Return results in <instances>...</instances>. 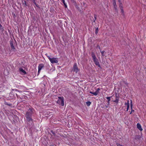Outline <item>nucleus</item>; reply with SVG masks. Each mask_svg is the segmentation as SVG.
Here are the masks:
<instances>
[{
  "label": "nucleus",
  "mask_w": 146,
  "mask_h": 146,
  "mask_svg": "<svg viewBox=\"0 0 146 146\" xmlns=\"http://www.w3.org/2000/svg\"><path fill=\"white\" fill-rule=\"evenodd\" d=\"M132 107H133V104H132V101H131V102H130V107H131V112L130 113V114H131V112H133L134 111V110H132Z\"/></svg>",
  "instance_id": "nucleus-14"
},
{
  "label": "nucleus",
  "mask_w": 146,
  "mask_h": 146,
  "mask_svg": "<svg viewBox=\"0 0 146 146\" xmlns=\"http://www.w3.org/2000/svg\"><path fill=\"white\" fill-rule=\"evenodd\" d=\"M0 99H1V97Z\"/></svg>",
  "instance_id": "nucleus-33"
},
{
  "label": "nucleus",
  "mask_w": 146,
  "mask_h": 146,
  "mask_svg": "<svg viewBox=\"0 0 146 146\" xmlns=\"http://www.w3.org/2000/svg\"><path fill=\"white\" fill-rule=\"evenodd\" d=\"M125 104L127 106V111H128L129 108V103L128 101H127V103H125Z\"/></svg>",
  "instance_id": "nucleus-11"
},
{
  "label": "nucleus",
  "mask_w": 146,
  "mask_h": 146,
  "mask_svg": "<svg viewBox=\"0 0 146 146\" xmlns=\"http://www.w3.org/2000/svg\"><path fill=\"white\" fill-rule=\"evenodd\" d=\"M12 90L13 91H17V90L16 89H13Z\"/></svg>",
  "instance_id": "nucleus-27"
},
{
  "label": "nucleus",
  "mask_w": 146,
  "mask_h": 146,
  "mask_svg": "<svg viewBox=\"0 0 146 146\" xmlns=\"http://www.w3.org/2000/svg\"><path fill=\"white\" fill-rule=\"evenodd\" d=\"M91 56L93 58V60L96 58V56L94 52H92L91 54Z\"/></svg>",
  "instance_id": "nucleus-12"
},
{
  "label": "nucleus",
  "mask_w": 146,
  "mask_h": 146,
  "mask_svg": "<svg viewBox=\"0 0 146 146\" xmlns=\"http://www.w3.org/2000/svg\"><path fill=\"white\" fill-rule=\"evenodd\" d=\"M5 104H6V103H5ZM7 105L9 106H11V104H7Z\"/></svg>",
  "instance_id": "nucleus-28"
},
{
  "label": "nucleus",
  "mask_w": 146,
  "mask_h": 146,
  "mask_svg": "<svg viewBox=\"0 0 146 146\" xmlns=\"http://www.w3.org/2000/svg\"><path fill=\"white\" fill-rule=\"evenodd\" d=\"M96 48H98L100 50V46L98 45L96 47Z\"/></svg>",
  "instance_id": "nucleus-25"
},
{
  "label": "nucleus",
  "mask_w": 146,
  "mask_h": 146,
  "mask_svg": "<svg viewBox=\"0 0 146 146\" xmlns=\"http://www.w3.org/2000/svg\"><path fill=\"white\" fill-rule=\"evenodd\" d=\"M10 44L11 47V50H13V51H15L16 49L15 48L14 45L13 41V40L11 39V40H10Z\"/></svg>",
  "instance_id": "nucleus-3"
},
{
  "label": "nucleus",
  "mask_w": 146,
  "mask_h": 146,
  "mask_svg": "<svg viewBox=\"0 0 146 146\" xmlns=\"http://www.w3.org/2000/svg\"><path fill=\"white\" fill-rule=\"evenodd\" d=\"M110 98H111V97H107V99L108 100H110Z\"/></svg>",
  "instance_id": "nucleus-26"
},
{
  "label": "nucleus",
  "mask_w": 146,
  "mask_h": 146,
  "mask_svg": "<svg viewBox=\"0 0 146 146\" xmlns=\"http://www.w3.org/2000/svg\"><path fill=\"white\" fill-rule=\"evenodd\" d=\"M93 60L94 61V62L96 66H98V67L99 68H101L100 65L99 63V62L98 61V59L97 58L94 59Z\"/></svg>",
  "instance_id": "nucleus-5"
},
{
  "label": "nucleus",
  "mask_w": 146,
  "mask_h": 146,
  "mask_svg": "<svg viewBox=\"0 0 146 146\" xmlns=\"http://www.w3.org/2000/svg\"><path fill=\"white\" fill-rule=\"evenodd\" d=\"M73 70L74 72L76 73H77L78 71V68L76 64H75L74 65Z\"/></svg>",
  "instance_id": "nucleus-6"
},
{
  "label": "nucleus",
  "mask_w": 146,
  "mask_h": 146,
  "mask_svg": "<svg viewBox=\"0 0 146 146\" xmlns=\"http://www.w3.org/2000/svg\"><path fill=\"white\" fill-rule=\"evenodd\" d=\"M115 0H113V2L115 1Z\"/></svg>",
  "instance_id": "nucleus-32"
},
{
  "label": "nucleus",
  "mask_w": 146,
  "mask_h": 146,
  "mask_svg": "<svg viewBox=\"0 0 146 146\" xmlns=\"http://www.w3.org/2000/svg\"><path fill=\"white\" fill-rule=\"evenodd\" d=\"M119 7L120 9H121V8H123V5L121 3H120L119 5Z\"/></svg>",
  "instance_id": "nucleus-20"
},
{
  "label": "nucleus",
  "mask_w": 146,
  "mask_h": 146,
  "mask_svg": "<svg viewBox=\"0 0 146 146\" xmlns=\"http://www.w3.org/2000/svg\"><path fill=\"white\" fill-rule=\"evenodd\" d=\"M116 102H117L118 101H115Z\"/></svg>",
  "instance_id": "nucleus-34"
},
{
  "label": "nucleus",
  "mask_w": 146,
  "mask_h": 146,
  "mask_svg": "<svg viewBox=\"0 0 146 146\" xmlns=\"http://www.w3.org/2000/svg\"><path fill=\"white\" fill-rule=\"evenodd\" d=\"M116 100L117 101V100Z\"/></svg>",
  "instance_id": "nucleus-35"
},
{
  "label": "nucleus",
  "mask_w": 146,
  "mask_h": 146,
  "mask_svg": "<svg viewBox=\"0 0 146 146\" xmlns=\"http://www.w3.org/2000/svg\"><path fill=\"white\" fill-rule=\"evenodd\" d=\"M121 10V12L122 13H124V11L123 10V8H121L120 9Z\"/></svg>",
  "instance_id": "nucleus-23"
},
{
  "label": "nucleus",
  "mask_w": 146,
  "mask_h": 146,
  "mask_svg": "<svg viewBox=\"0 0 146 146\" xmlns=\"http://www.w3.org/2000/svg\"><path fill=\"white\" fill-rule=\"evenodd\" d=\"M13 97H11V99H13Z\"/></svg>",
  "instance_id": "nucleus-31"
},
{
  "label": "nucleus",
  "mask_w": 146,
  "mask_h": 146,
  "mask_svg": "<svg viewBox=\"0 0 146 146\" xmlns=\"http://www.w3.org/2000/svg\"><path fill=\"white\" fill-rule=\"evenodd\" d=\"M57 97L59 98L58 100H61V101L64 100V98L63 97H59L58 96Z\"/></svg>",
  "instance_id": "nucleus-17"
},
{
  "label": "nucleus",
  "mask_w": 146,
  "mask_h": 146,
  "mask_svg": "<svg viewBox=\"0 0 146 146\" xmlns=\"http://www.w3.org/2000/svg\"><path fill=\"white\" fill-rule=\"evenodd\" d=\"M86 103L88 106H89L91 104V102L90 101H88L86 102Z\"/></svg>",
  "instance_id": "nucleus-16"
},
{
  "label": "nucleus",
  "mask_w": 146,
  "mask_h": 146,
  "mask_svg": "<svg viewBox=\"0 0 146 146\" xmlns=\"http://www.w3.org/2000/svg\"><path fill=\"white\" fill-rule=\"evenodd\" d=\"M98 28H96V31H95V33L96 34H97L98 32Z\"/></svg>",
  "instance_id": "nucleus-21"
},
{
  "label": "nucleus",
  "mask_w": 146,
  "mask_h": 146,
  "mask_svg": "<svg viewBox=\"0 0 146 146\" xmlns=\"http://www.w3.org/2000/svg\"><path fill=\"white\" fill-rule=\"evenodd\" d=\"M47 57L52 63H57L58 62L57 58L53 57L51 58L49 56H47Z\"/></svg>",
  "instance_id": "nucleus-2"
},
{
  "label": "nucleus",
  "mask_w": 146,
  "mask_h": 146,
  "mask_svg": "<svg viewBox=\"0 0 146 146\" xmlns=\"http://www.w3.org/2000/svg\"><path fill=\"white\" fill-rule=\"evenodd\" d=\"M44 67V65L43 64H41L39 65L38 67V73H39L42 68Z\"/></svg>",
  "instance_id": "nucleus-7"
},
{
  "label": "nucleus",
  "mask_w": 146,
  "mask_h": 146,
  "mask_svg": "<svg viewBox=\"0 0 146 146\" xmlns=\"http://www.w3.org/2000/svg\"><path fill=\"white\" fill-rule=\"evenodd\" d=\"M19 71L22 72L23 74H26V71L23 70L22 68H19Z\"/></svg>",
  "instance_id": "nucleus-10"
},
{
  "label": "nucleus",
  "mask_w": 146,
  "mask_h": 146,
  "mask_svg": "<svg viewBox=\"0 0 146 146\" xmlns=\"http://www.w3.org/2000/svg\"><path fill=\"white\" fill-rule=\"evenodd\" d=\"M101 54H102V56H104V53L105 52V51L104 50H103V51H101L100 50V51Z\"/></svg>",
  "instance_id": "nucleus-18"
},
{
  "label": "nucleus",
  "mask_w": 146,
  "mask_h": 146,
  "mask_svg": "<svg viewBox=\"0 0 146 146\" xmlns=\"http://www.w3.org/2000/svg\"><path fill=\"white\" fill-rule=\"evenodd\" d=\"M121 0H118V2L120 3H121Z\"/></svg>",
  "instance_id": "nucleus-29"
},
{
  "label": "nucleus",
  "mask_w": 146,
  "mask_h": 146,
  "mask_svg": "<svg viewBox=\"0 0 146 146\" xmlns=\"http://www.w3.org/2000/svg\"><path fill=\"white\" fill-rule=\"evenodd\" d=\"M74 4H76V2L75 0H70Z\"/></svg>",
  "instance_id": "nucleus-19"
},
{
  "label": "nucleus",
  "mask_w": 146,
  "mask_h": 146,
  "mask_svg": "<svg viewBox=\"0 0 146 146\" xmlns=\"http://www.w3.org/2000/svg\"><path fill=\"white\" fill-rule=\"evenodd\" d=\"M57 102L58 103L61 102V105L62 106H63L64 105V101H57Z\"/></svg>",
  "instance_id": "nucleus-13"
},
{
  "label": "nucleus",
  "mask_w": 146,
  "mask_h": 146,
  "mask_svg": "<svg viewBox=\"0 0 146 146\" xmlns=\"http://www.w3.org/2000/svg\"><path fill=\"white\" fill-rule=\"evenodd\" d=\"M97 15H94V22H95V21L96 19Z\"/></svg>",
  "instance_id": "nucleus-22"
},
{
  "label": "nucleus",
  "mask_w": 146,
  "mask_h": 146,
  "mask_svg": "<svg viewBox=\"0 0 146 146\" xmlns=\"http://www.w3.org/2000/svg\"><path fill=\"white\" fill-rule=\"evenodd\" d=\"M137 128L141 131L143 130V129L141 127V125L139 123H137Z\"/></svg>",
  "instance_id": "nucleus-9"
},
{
  "label": "nucleus",
  "mask_w": 146,
  "mask_h": 146,
  "mask_svg": "<svg viewBox=\"0 0 146 146\" xmlns=\"http://www.w3.org/2000/svg\"><path fill=\"white\" fill-rule=\"evenodd\" d=\"M100 90V88H98L96 90V91L95 92L90 91V93L94 96H97L99 93V91Z\"/></svg>",
  "instance_id": "nucleus-4"
},
{
  "label": "nucleus",
  "mask_w": 146,
  "mask_h": 146,
  "mask_svg": "<svg viewBox=\"0 0 146 146\" xmlns=\"http://www.w3.org/2000/svg\"><path fill=\"white\" fill-rule=\"evenodd\" d=\"M113 4L114 7V9L115 10V11L116 12L117 11V6L116 5V1L114 2H113Z\"/></svg>",
  "instance_id": "nucleus-8"
},
{
  "label": "nucleus",
  "mask_w": 146,
  "mask_h": 146,
  "mask_svg": "<svg viewBox=\"0 0 146 146\" xmlns=\"http://www.w3.org/2000/svg\"><path fill=\"white\" fill-rule=\"evenodd\" d=\"M32 109L31 108H29L28 110V111L26 113V118L27 119V120L29 121H32V119L31 117V115H32Z\"/></svg>",
  "instance_id": "nucleus-1"
},
{
  "label": "nucleus",
  "mask_w": 146,
  "mask_h": 146,
  "mask_svg": "<svg viewBox=\"0 0 146 146\" xmlns=\"http://www.w3.org/2000/svg\"><path fill=\"white\" fill-rule=\"evenodd\" d=\"M23 4H24L25 6H27V3L26 1H24V2L23 3Z\"/></svg>",
  "instance_id": "nucleus-24"
},
{
  "label": "nucleus",
  "mask_w": 146,
  "mask_h": 146,
  "mask_svg": "<svg viewBox=\"0 0 146 146\" xmlns=\"http://www.w3.org/2000/svg\"><path fill=\"white\" fill-rule=\"evenodd\" d=\"M12 95H13V94L11 93H10V96H12Z\"/></svg>",
  "instance_id": "nucleus-30"
},
{
  "label": "nucleus",
  "mask_w": 146,
  "mask_h": 146,
  "mask_svg": "<svg viewBox=\"0 0 146 146\" xmlns=\"http://www.w3.org/2000/svg\"><path fill=\"white\" fill-rule=\"evenodd\" d=\"M62 2L64 4V5L65 8H67V5H66V3L65 2V0H62Z\"/></svg>",
  "instance_id": "nucleus-15"
}]
</instances>
